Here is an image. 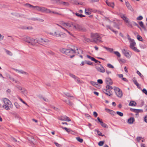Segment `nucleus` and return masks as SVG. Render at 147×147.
Segmentation results:
<instances>
[{"label": "nucleus", "instance_id": "2eb2a0df", "mask_svg": "<svg viewBox=\"0 0 147 147\" xmlns=\"http://www.w3.org/2000/svg\"><path fill=\"white\" fill-rule=\"evenodd\" d=\"M97 120L100 123V125L102 127L106 128H108V125L104 123L101 120L99 117L97 118Z\"/></svg>", "mask_w": 147, "mask_h": 147}, {"label": "nucleus", "instance_id": "603ef678", "mask_svg": "<svg viewBox=\"0 0 147 147\" xmlns=\"http://www.w3.org/2000/svg\"><path fill=\"white\" fill-rule=\"evenodd\" d=\"M143 17L141 16H140L137 18V20H141L143 19Z\"/></svg>", "mask_w": 147, "mask_h": 147}, {"label": "nucleus", "instance_id": "680f3d73", "mask_svg": "<svg viewBox=\"0 0 147 147\" xmlns=\"http://www.w3.org/2000/svg\"><path fill=\"white\" fill-rule=\"evenodd\" d=\"M142 139V138L140 137H137L136 138L138 142H140V140H141Z\"/></svg>", "mask_w": 147, "mask_h": 147}, {"label": "nucleus", "instance_id": "9d476101", "mask_svg": "<svg viewBox=\"0 0 147 147\" xmlns=\"http://www.w3.org/2000/svg\"><path fill=\"white\" fill-rule=\"evenodd\" d=\"M95 68L97 71L101 73H104L105 69L100 64H98L97 66L95 67Z\"/></svg>", "mask_w": 147, "mask_h": 147}, {"label": "nucleus", "instance_id": "6e6d98bb", "mask_svg": "<svg viewBox=\"0 0 147 147\" xmlns=\"http://www.w3.org/2000/svg\"><path fill=\"white\" fill-rule=\"evenodd\" d=\"M63 129H65L67 132H69L70 131V129L66 127H63Z\"/></svg>", "mask_w": 147, "mask_h": 147}, {"label": "nucleus", "instance_id": "393cba45", "mask_svg": "<svg viewBox=\"0 0 147 147\" xmlns=\"http://www.w3.org/2000/svg\"><path fill=\"white\" fill-rule=\"evenodd\" d=\"M70 2L71 3L73 4L82 5V4L81 3H79L78 2V1L76 0H71Z\"/></svg>", "mask_w": 147, "mask_h": 147}, {"label": "nucleus", "instance_id": "864d4df0", "mask_svg": "<svg viewBox=\"0 0 147 147\" xmlns=\"http://www.w3.org/2000/svg\"><path fill=\"white\" fill-rule=\"evenodd\" d=\"M14 105H15V106H16V107L17 108H19V107H20V105H19L18 104V103L17 102H15V103H14Z\"/></svg>", "mask_w": 147, "mask_h": 147}, {"label": "nucleus", "instance_id": "39448f33", "mask_svg": "<svg viewBox=\"0 0 147 147\" xmlns=\"http://www.w3.org/2000/svg\"><path fill=\"white\" fill-rule=\"evenodd\" d=\"M91 37L92 39V41L96 43L102 42L100 36L97 33H91Z\"/></svg>", "mask_w": 147, "mask_h": 147}, {"label": "nucleus", "instance_id": "cd10ccee", "mask_svg": "<svg viewBox=\"0 0 147 147\" xmlns=\"http://www.w3.org/2000/svg\"><path fill=\"white\" fill-rule=\"evenodd\" d=\"M136 104V102L133 101H130L129 103V105L131 106H135Z\"/></svg>", "mask_w": 147, "mask_h": 147}, {"label": "nucleus", "instance_id": "79ce46f5", "mask_svg": "<svg viewBox=\"0 0 147 147\" xmlns=\"http://www.w3.org/2000/svg\"><path fill=\"white\" fill-rule=\"evenodd\" d=\"M137 38L139 41H142V38L139 35L137 36Z\"/></svg>", "mask_w": 147, "mask_h": 147}, {"label": "nucleus", "instance_id": "4c0bfd02", "mask_svg": "<svg viewBox=\"0 0 147 147\" xmlns=\"http://www.w3.org/2000/svg\"><path fill=\"white\" fill-rule=\"evenodd\" d=\"M75 80L78 83H80L81 82L80 79L77 77Z\"/></svg>", "mask_w": 147, "mask_h": 147}, {"label": "nucleus", "instance_id": "69168bd1", "mask_svg": "<svg viewBox=\"0 0 147 147\" xmlns=\"http://www.w3.org/2000/svg\"><path fill=\"white\" fill-rule=\"evenodd\" d=\"M17 88L19 90H21L22 89V88L20 86L17 85L16 86Z\"/></svg>", "mask_w": 147, "mask_h": 147}, {"label": "nucleus", "instance_id": "774afa93", "mask_svg": "<svg viewBox=\"0 0 147 147\" xmlns=\"http://www.w3.org/2000/svg\"><path fill=\"white\" fill-rule=\"evenodd\" d=\"M144 121L146 123H147V115L144 118Z\"/></svg>", "mask_w": 147, "mask_h": 147}, {"label": "nucleus", "instance_id": "0e129e2a", "mask_svg": "<svg viewBox=\"0 0 147 147\" xmlns=\"http://www.w3.org/2000/svg\"><path fill=\"white\" fill-rule=\"evenodd\" d=\"M4 38V36L0 34V41L2 40Z\"/></svg>", "mask_w": 147, "mask_h": 147}, {"label": "nucleus", "instance_id": "4d7b16f0", "mask_svg": "<svg viewBox=\"0 0 147 147\" xmlns=\"http://www.w3.org/2000/svg\"><path fill=\"white\" fill-rule=\"evenodd\" d=\"M50 42L47 39L46 41V42L44 44V45H48L50 44Z\"/></svg>", "mask_w": 147, "mask_h": 147}, {"label": "nucleus", "instance_id": "a878e982", "mask_svg": "<svg viewBox=\"0 0 147 147\" xmlns=\"http://www.w3.org/2000/svg\"><path fill=\"white\" fill-rule=\"evenodd\" d=\"M5 50L6 53L8 55L10 56H12L13 55V53L11 51L5 49Z\"/></svg>", "mask_w": 147, "mask_h": 147}, {"label": "nucleus", "instance_id": "423d86ee", "mask_svg": "<svg viewBox=\"0 0 147 147\" xmlns=\"http://www.w3.org/2000/svg\"><path fill=\"white\" fill-rule=\"evenodd\" d=\"M24 40L32 45L36 46L39 44V40L38 41L37 40L34 39L29 37H27L26 39H25Z\"/></svg>", "mask_w": 147, "mask_h": 147}, {"label": "nucleus", "instance_id": "f8f14e48", "mask_svg": "<svg viewBox=\"0 0 147 147\" xmlns=\"http://www.w3.org/2000/svg\"><path fill=\"white\" fill-rule=\"evenodd\" d=\"M59 119L62 121H71L69 117L66 116H61L59 118Z\"/></svg>", "mask_w": 147, "mask_h": 147}, {"label": "nucleus", "instance_id": "13d9d810", "mask_svg": "<svg viewBox=\"0 0 147 147\" xmlns=\"http://www.w3.org/2000/svg\"><path fill=\"white\" fill-rule=\"evenodd\" d=\"M96 131H97V133L99 135V136H103L104 135H102L101 134H102V133L101 132H100V131H99L98 130H96Z\"/></svg>", "mask_w": 147, "mask_h": 147}, {"label": "nucleus", "instance_id": "aec40b11", "mask_svg": "<svg viewBox=\"0 0 147 147\" xmlns=\"http://www.w3.org/2000/svg\"><path fill=\"white\" fill-rule=\"evenodd\" d=\"M106 83L107 85H112L113 82L111 79L109 78H107L106 79Z\"/></svg>", "mask_w": 147, "mask_h": 147}, {"label": "nucleus", "instance_id": "f257e3e1", "mask_svg": "<svg viewBox=\"0 0 147 147\" xmlns=\"http://www.w3.org/2000/svg\"><path fill=\"white\" fill-rule=\"evenodd\" d=\"M57 25L61 28L70 35H71V34L70 32L64 28V27L67 29H70V28L72 26H73L74 29L79 31L85 32L86 30V29L85 27L77 24L73 25L72 23L71 24L69 23L63 22L62 23V26L59 25V24H57Z\"/></svg>", "mask_w": 147, "mask_h": 147}, {"label": "nucleus", "instance_id": "c756f323", "mask_svg": "<svg viewBox=\"0 0 147 147\" xmlns=\"http://www.w3.org/2000/svg\"><path fill=\"white\" fill-rule=\"evenodd\" d=\"M139 24L140 26L144 30H146V28L144 25L143 23L141 21L139 22Z\"/></svg>", "mask_w": 147, "mask_h": 147}, {"label": "nucleus", "instance_id": "b1692460", "mask_svg": "<svg viewBox=\"0 0 147 147\" xmlns=\"http://www.w3.org/2000/svg\"><path fill=\"white\" fill-rule=\"evenodd\" d=\"M134 118L131 117L128 119L127 122L129 124H132L134 121Z\"/></svg>", "mask_w": 147, "mask_h": 147}, {"label": "nucleus", "instance_id": "e2e57ef3", "mask_svg": "<svg viewBox=\"0 0 147 147\" xmlns=\"http://www.w3.org/2000/svg\"><path fill=\"white\" fill-rule=\"evenodd\" d=\"M51 107L52 108H53V109H54V110H56V111H57L58 110V108L55 107L54 106H51Z\"/></svg>", "mask_w": 147, "mask_h": 147}, {"label": "nucleus", "instance_id": "052dcab7", "mask_svg": "<svg viewBox=\"0 0 147 147\" xmlns=\"http://www.w3.org/2000/svg\"><path fill=\"white\" fill-rule=\"evenodd\" d=\"M98 83L99 84H102L103 83L101 79H98L97 80Z\"/></svg>", "mask_w": 147, "mask_h": 147}, {"label": "nucleus", "instance_id": "a19ab883", "mask_svg": "<svg viewBox=\"0 0 147 147\" xmlns=\"http://www.w3.org/2000/svg\"><path fill=\"white\" fill-rule=\"evenodd\" d=\"M40 98L41 100H43L44 101H45V102H48L49 101L48 99L46 98H45L42 97H41Z\"/></svg>", "mask_w": 147, "mask_h": 147}, {"label": "nucleus", "instance_id": "f03ea898", "mask_svg": "<svg viewBox=\"0 0 147 147\" xmlns=\"http://www.w3.org/2000/svg\"><path fill=\"white\" fill-rule=\"evenodd\" d=\"M60 51L63 53L67 55H70L71 54L73 53H77L78 54H80V53H81L83 54V51L81 49H78V48L76 47H75L74 49H65L62 48L60 50Z\"/></svg>", "mask_w": 147, "mask_h": 147}, {"label": "nucleus", "instance_id": "9b49d317", "mask_svg": "<svg viewBox=\"0 0 147 147\" xmlns=\"http://www.w3.org/2000/svg\"><path fill=\"white\" fill-rule=\"evenodd\" d=\"M122 52L124 55L128 58H129L132 55L130 51H127L125 49L123 50Z\"/></svg>", "mask_w": 147, "mask_h": 147}, {"label": "nucleus", "instance_id": "09e8293b", "mask_svg": "<svg viewBox=\"0 0 147 147\" xmlns=\"http://www.w3.org/2000/svg\"><path fill=\"white\" fill-rule=\"evenodd\" d=\"M119 61L123 63H125L126 62V61L124 59H119Z\"/></svg>", "mask_w": 147, "mask_h": 147}, {"label": "nucleus", "instance_id": "72a5a7b5", "mask_svg": "<svg viewBox=\"0 0 147 147\" xmlns=\"http://www.w3.org/2000/svg\"><path fill=\"white\" fill-rule=\"evenodd\" d=\"M90 83L93 86L96 87L98 85L97 84V83L96 82H93V81H91L90 82Z\"/></svg>", "mask_w": 147, "mask_h": 147}, {"label": "nucleus", "instance_id": "338daca9", "mask_svg": "<svg viewBox=\"0 0 147 147\" xmlns=\"http://www.w3.org/2000/svg\"><path fill=\"white\" fill-rule=\"evenodd\" d=\"M93 115L95 117H96L97 116L98 114L96 112L94 111L93 112Z\"/></svg>", "mask_w": 147, "mask_h": 147}, {"label": "nucleus", "instance_id": "e433bc0d", "mask_svg": "<svg viewBox=\"0 0 147 147\" xmlns=\"http://www.w3.org/2000/svg\"><path fill=\"white\" fill-rule=\"evenodd\" d=\"M69 76L71 78H73L74 80L75 79L77 76H75L74 74L71 73H69Z\"/></svg>", "mask_w": 147, "mask_h": 147}, {"label": "nucleus", "instance_id": "de8ad7c7", "mask_svg": "<svg viewBox=\"0 0 147 147\" xmlns=\"http://www.w3.org/2000/svg\"><path fill=\"white\" fill-rule=\"evenodd\" d=\"M107 67L109 68L113 69L114 68V66L109 63H108L107 65Z\"/></svg>", "mask_w": 147, "mask_h": 147}, {"label": "nucleus", "instance_id": "f704fd0d", "mask_svg": "<svg viewBox=\"0 0 147 147\" xmlns=\"http://www.w3.org/2000/svg\"><path fill=\"white\" fill-rule=\"evenodd\" d=\"M76 139L80 142L82 143L83 141V140L82 139L80 138L79 137H77L76 138Z\"/></svg>", "mask_w": 147, "mask_h": 147}, {"label": "nucleus", "instance_id": "5701e85b", "mask_svg": "<svg viewBox=\"0 0 147 147\" xmlns=\"http://www.w3.org/2000/svg\"><path fill=\"white\" fill-rule=\"evenodd\" d=\"M121 18L123 19L125 22L126 23L129 22V19L127 18V17L125 16L124 15L122 14L121 15Z\"/></svg>", "mask_w": 147, "mask_h": 147}, {"label": "nucleus", "instance_id": "6e6552de", "mask_svg": "<svg viewBox=\"0 0 147 147\" xmlns=\"http://www.w3.org/2000/svg\"><path fill=\"white\" fill-rule=\"evenodd\" d=\"M114 90L115 91L116 94L117 96L119 98H121L122 96L123 93L121 90L116 87H114Z\"/></svg>", "mask_w": 147, "mask_h": 147}, {"label": "nucleus", "instance_id": "0eeeda50", "mask_svg": "<svg viewBox=\"0 0 147 147\" xmlns=\"http://www.w3.org/2000/svg\"><path fill=\"white\" fill-rule=\"evenodd\" d=\"M129 42L130 43V47L131 49L136 52H139L140 51V50L135 47L136 43L134 40H132Z\"/></svg>", "mask_w": 147, "mask_h": 147}, {"label": "nucleus", "instance_id": "dca6fc26", "mask_svg": "<svg viewBox=\"0 0 147 147\" xmlns=\"http://www.w3.org/2000/svg\"><path fill=\"white\" fill-rule=\"evenodd\" d=\"M130 110L131 111L134 112L136 113V115H138V113L139 112H143V110L142 109H136L132 108L130 109Z\"/></svg>", "mask_w": 147, "mask_h": 147}, {"label": "nucleus", "instance_id": "c03bdc74", "mask_svg": "<svg viewBox=\"0 0 147 147\" xmlns=\"http://www.w3.org/2000/svg\"><path fill=\"white\" fill-rule=\"evenodd\" d=\"M116 113L118 115L121 117L123 116V113L119 111H117Z\"/></svg>", "mask_w": 147, "mask_h": 147}, {"label": "nucleus", "instance_id": "4468645a", "mask_svg": "<svg viewBox=\"0 0 147 147\" xmlns=\"http://www.w3.org/2000/svg\"><path fill=\"white\" fill-rule=\"evenodd\" d=\"M13 69L15 70V71L18 72V73H20L21 74H24L26 75H28V74L27 72L24 71L20 69Z\"/></svg>", "mask_w": 147, "mask_h": 147}, {"label": "nucleus", "instance_id": "473e14b6", "mask_svg": "<svg viewBox=\"0 0 147 147\" xmlns=\"http://www.w3.org/2000/svg\"><path fill=\"white\" fill-rule=\"evenodd\" d=\"M107 27L110 29V30H112V31H113V32L115 33L116 34H117V31H115L110 26L108 25L107 26Z\"/></svg>", "mask_w": 147, "mask_h": 147}, {"label": "nucleus", "instance_id": "3c124183", "mask_svg": "<svg viewBox=\"0 0 147 147\" xmlns=\"http://www.w3.org/2000/svg\"><path fill=\"white\" fill-rule=\"evenodd\" d=\"M127 23H128L127 25L128 27H132L131 23L129 21V22H127Z\"/></svg>", "mask_w": 147, "mask_h": 147}, {"label": "nucleus", "instance_id": "49530a36", "mask_svg": "<svg viewBox=\"0 0 147 147\" xmlns=\"http://www.w3.org/2000/svg\"><path fill=\"white\" fill-rule=\"evenodd\" d=\"M109 113L113 115H114L116 114L115 112L112 110H111Z\"/></svg>", "mask_w": 147, "mask_h": 147}, {"label": "nucleus", "instance_id": "8fccbe9b", "mask_svg": "<svg viewBox=\"0 0 147 147\" xmlns=\"http://www.w3.org/2000/svg\"><path fill=\"white\" fill-rule=\"evenodd\" d=\"M109 85H107L106 86V88H107V89H109V90H110V89H113V87L109 86Z\"/></svg>", "mask_w": 147, "mask_h": 147}, {"label": "nucleus", "instance_id": "a18cd8bd", "mask_svg": "<svg viewBox=\"0 0 147 147\" xmlns=\"http://www.w3.org/2000/svg\"><path fill=\"white\" fill-rule=\"evenodd\" d=\"M87 58L90 59L92 61H93L94 60V58L93 57H91L89 55H87L86 56Z\"/></svg>", "mask_w": 147, "mask_h": 147}, {"label": "nucleus", "instance_id": "bf43d9fd", "mask_svg": "<svg viewBox=\"0 0 147 147\" xmlns=\"http://www.w3.org/2000/svg\"><path fill=\"white\" fill-rule=\"evenodd\" d=\"M142 92L145 93L146 95H147V90L145 88L143 89Z\"/></svg>", "mask_w": 147, "mask_h": 147}, {"label": "nucleus", "instance_id": "412c9836", "mask_svg": "<svg viewBox=\"0 0 147 147\" xmlns=\"http://www.w3.org/2000/svg\"><path fill=\"white\" fill-rule=\"evenodd\" d=\"M125 5L127 6V8L129 10L131 11H134L133 9L132 8V7L130 5L129 3L127 1L125 2Z\"/></svg>", "mask_w": 147, "mask_h": 147}, {"label": "nucleus", "instance_id": "20e7f679", "mask_svg": "<svg viewBox=\"0 0 147 147\" xmlns=\"http://www.w3.org/2000/svg\"><path fill=\"white\" fill-rule=\"evenodd\" d=\"M38 11L46 13H53L55 14L61 15L57 12L52 11L49 9L42 7L39 6Z\"/></svg>", "mask_w": 147, "mask_h": 147}, {"label": "nucleus", "instance_id": "5fc2aeb1", "mask_svg": "<svg viewBox=\"0 0 147 147\" xmlns=\"http://www.w3.org/2000/svg\"><path fill=\"white\" fill-rule=\"evenodd\" d=\"M134 83L138 87L139 86V84L137 82V81L136 80H134L133 81Z\"/></svg>", "mask_w": 147, "mask_h": 147}, {"label": "nucleus", "instance_id": "f3484780", "mask_svg": "<svg viewBox=\"0 0 147 147\" xmlns=\"http://www.w3.org/2000/svg\"><path fill=\"white\" fill-rule=\"evenodd\" d=\"M93 11L92 9L87 8L85 9V12L86 14L89 15Z\"/></svg>", "mask_w": 147, "mask_h": 147}, {"label": "nucleus", "instance_id": "7ed1b4c3", "mask_svg": "<svg viewBox=\"0 0 147 147\" xmlns=\"http://www.w3.org/2000/svg\"><path fill=\"white\" fill-rule=\"evenodd\" d=\"M3 101L4 102L2 107L3 108L7 110H9L10 108H12L13 105L11 102L7 98H5L3 99Z\"/></svg>", "mask_w": 147, "mask_h": 147}, {"label": "nucleus", "instance_id": "ea45409f", "mask_svg": "<svg viewBox=\"0 0 147 147\" xmlns=\"http://www.w3.org/2000/svg\"><path fill=\"white\" fill-rule=\"evenodd\" d=\"M114 53L118 57H121V55H120V54L118 51H115V52H114Z\"/></svg>", "mask_w": 147, "mask_h": 147}, {"label": "nucleus", "instance_id": "2f4dec72", "mask_svg": "<svg viewBox=\"0 0 147 147\" xmlns=\"http://www.w3.org/2000/svg\"><path fill=\"white\" fill-rule=\"evenodd\" d=\"M104 48L106 49L107 51L111 52H112L113 51V49L110 48L106 47H104Z\"/></svg>", "mask_w": 147, "mask_h": 147}, {"label": "nucleus", "instance_id": "c85d7f7f", "mask_svg": "<svg viewBox=\"0 0 147 147\" xmlns=\"http://www.w3.org/2000/svg\"><path fill=\"white\" fill-rule=\"evenodd\" d=\"M21 90H22V93L25 96H26L27 94V91L24 88H22Z\"/></svg>", "mask_w": 147, "mask_h": 147}, {"label": "nucleus", "instance_id": "c9c22d12", "mask_svg": "<svg viewBox=\"0 0 147 147\" xmlns=\"http://www.w3.org/2000/svg\"><path fill=\"white\" fill-rule=\"evenodd\" d=\"M85 63L86 64L89 65H92L93 63H92L91 62L88 61H85Z\"/></svg>", "mask_w": 147, "mask_h": 147}, {"label": "nucleus", "instance_id": "6ab92c4d", "mask_svg": "<svg viewBox=\"0 0 147 147\" xmlns=\"http://www.w3.org/2000/svg\"><path fill=\"white\" fill-rule=\"evenodd\" d=\"M106 3L107 5L112 8H114L115 6V4L114 2H109L108 0L106 1Z\"/></svg>", "mask_w": 147, "mask_h": 147}, {"label": "nucleus", "instance_id": "bb28decb", "mask_svg": "<svg viewBox=\"0 0 147 147\" xmlns=\"http://www.w3.org/2000/svg\"><path fill=\"white\" fill-rule=\"evenodd\" d=\"M63 101L66 103V104H68V105H70L71 106H72L73 105V104L71 103L70 100H63Z\"/></svg>", "mask_w": 147, "mask_h": 147}, {"label": "nucleus", "instance_id": "58836bf2", "mask_svg": "<svg viewBox=\"0 0 147 147\" xmlns=\"http://www.w3.org/2000/svg\"><path fill=\"white\" fill-rule=\"evenodd\" d=\"M137 74L142 79H143L144 76L141 74L138 71H137Z\"/></svg>", "mask_w": 147, "mask_h": 147}, {"label": "nucleus", "instance_id": "37998d69", "mask_svg": "<svg viewBox=\"0 0 147 147\" xmlns=\"http://www.w3.org/2000/svg\"><path fill=\"white\" fill-rule=\"evenodd\" d=\"M104 143V141H101L98 143V145L100 146H102L103 145Z\"/></svg>", "mask_w": 147, "mask_h": 147}, {"label": "nucleus", "instance_id": "7c9ffc66", "mask_svg": "<svg viewBox=\"0 0 147 147\" xmlns=\"http://www.w3.org/2000/svg\"><path fill=\"white\" fill-rule=\"evenodd\" d=\"M75 15L76 16L78 17H79L80 18H82L83 17H85V16L83 15L82 14H79L78 13H75Z\"/></svg>", "mask_w": 147, "mask_h": 147}, {"label": "nucleus", "instance_id": "a211bd4d", "mask_svg": "<svg viewBox=\"0 0 147 147\" xmlns=\"http://www.w3.org/2000/svg\"><path fill=\"white\" fill-rule=\"evenodd\" d=\"M103 92L105 94L109 96H111L112 93L111 90L107 89H104Z\"/></svg>", "mask_w": 147, "mask_h": 147}, {"label": "nucleus", "instance_id": "ddd939ff", "mask_svg": "<svg viewBox=\"0 0 147 147\" xmlns=\"http://www.w3.org/2000/svg\"><path fill=\"white\" fill-rule=\"evenodd\" d=\"M25 6L28 8L32 7L33 9H35L36 10L38 11L39 6H34L32 5L29 3H26L24 5Z\"/></svg>", "mask_w": 147, "mask_h": 147}, {"label": "nucleus", "instance_id": "1a4fd4ad", "mask_svg": "<svg viewBox=\"0 0 147 147\" xmlns=\"http://www.w3.org/2000/svg\"><path fill=\"white\" fill-rule=\"evenodd\" d=\"M49 34L56 37H62L65 35V34H63L62 32H60L59 31H55L54 32H50Z\"/></svg>", "mask_w": 147, "mask_h": 147}, {"label": "nucleus", "instance_id": "4be33fe9", "mask_svg": "<svg viewBox=\"0 0 147 147\" xmlns=\"http://www.w3.org/2000/svg\"><path fill=\"white\" fill-rule=\"evenodd\" d=\"M47 40V39H43L41 38L39 40V43L41 45H44V44L46 42V41Z\"/></svg>", "mask_w": 147, "mask_h": 147}]
</instances>
